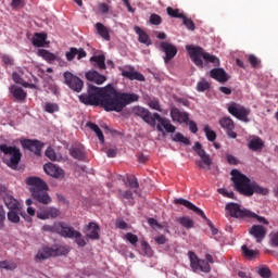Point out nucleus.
<instances>
[{
    "mask_svg": "<svg viewBox=\"0 0 278 278\" xmlns=\"http://www.w3.org/2000/svg\"><path fill=\"white\" fill-rule=\"evenodd\" d=\"M84 105H101L105 112H123L127 105L136 103L140 96L137 93H127L117 91L114 86L97 87L89 84L87 91L78 96Z\"/></svg>",
    "mask_w": 278,
    "mask_h": 278,
    "instance_id": "f257e3e1",
    "label": "nucleus"
},
{
    "mask_svg": "<svg viewBox=\"0 0 278 278\" xmlns=\"http://www.w3.org/2000/svg\"><path fill=\"white\" fill-rule=\"evenodd\" d=\"M230 175L235 190L239 192V194H243V197H253V194L266 197L270 192L268 188L260 186L256 181H251L247 175L238 169H232Z\"/></svg>",
    "mask_w": 278,
    "mask_h": 278,
    "instance_id": "f03ea898",
    "label": "nucleus"
},
{
    "mask_svg": "<svg viewBox=\"0 0 278 278\" xmlns=\"http://www.w3.org/2000/svg\"><path fill=\"white\" fill-rule=\"evenodd\" d=\"M25 181L27 186H30V194L37 203H41L42 205H50L52 203L53 200L49 195V186L42 178L30 176Z\"/></svg>",
    "mask_w": 278,
    "mask_h": 278,
    "instance_id": "7ed1b4c3",
    "label": "nucleus"
},
{
    "mask_svg": "<svg viewBox=\"0 0 278 278\" xmlns=\"http://www.w3.org/2000/svg\"><path fill=\"white\" fill-rule=\"evenodd\" d=\"M186 49L191 58V62H193L198 68H205V66H210V64L215 68L220 66V59L216 55L210 54L203 48L187 46Z\"/></svg>",
    "mask_w": 278,
    "mask_h": 278,
    "instance_id": "20e7f679",
    "label": "nucleus"
},
{
    "mask_svg": "<svg viewBox=\"0 0 278 278\" xmlns=\"http://www.w3.org/2000/svg\"><path fill=\"white\" fill-rule=\"evenodd\" d=\"M226 212H228L231 218H256L257 223H262L263 225H269L268 219L262 217L248 208L242 207L238 203L230 202L226 204Z\"/></svg>",
    "mask_w": 278,
    "mask_h": 278,
    "instance_id": "39448f33",
    "label": "nucleus"
},
{
    "mask_svg": "<svg viewBox=\"0 0 278 278\" xmlns=\"http://www.w3.org/2000/svg\"><path fill=\"white\" fill-rule=\"evenodd\" d=\"M0 151L1 153H4V155H9V160L7 162L8 166L10 168H16L18 164L21 163V157H23V153H21V149H18L16 146H8L5 143L0 144Z\"/></svg>",
    "mask_w": 278,
    "mask_h": 278,
    "instance_id": "423d86ee",
    "label": "nucleus"
},
{
    "mask_svg": "<svg viewBox=\"0 0 278 278\" xmlns=\"http://www.w3.org/2000/svg\"><path fill=\"white\" fill-rule=\"evenodd\" d=\"M228 112L237 118L238 121H241L242 123H249V116H251V110L247 109L244 105L230 102L228 104Z\"/></svg>",
    "mask_w": 278,
    "mask_h": 278,
    "instance_id": "0eeeda50",
    "label": "nucleus"
},
{
    "mask_svg": "<svg viewBox=\"0 0 278 278\" xmlns=\"http://www.w3.org/2000/svg\"><path fill=\"white\" fill-rule=\"evenodd\" d=\"M188 255L193 273H199V270L201 273H212V266H210V263H207L205 260L199 258V256H197V254L192 251H189Z\"/></svg>",
    "mask_w": 278,
    "mask_h": 278,
    "instance_id": "6e6552de",
    "label": "nucleus"
},
{
    "mask_svg": "<svg viewBox=\"0 0 278 278\" xmlns=\"http://www.w3.org/2000/svg\"><path fill=\"white\" fill-rule=\"evenodd\" d=\"M63 77L65 86H68L73 92H81L84 90V80L79 76H75L71 72H64Z\"/></svg>",
    "mask_w": 278,
    "mask_h": 278,
    "instance_id": "1a4fd4ad",
    "label": "nucleus"
},
{
    "mask_svg": "<svg viewBox=\"0 0 278 278\" xmlns=\"http://www.w3.org/2000/svg\"><path fill=\"white\" fill-rule=\"evenodd\" d=\"M132 114L135 116H138L139 118H142V121L147 123V125L155 127V113L151 114V111H149V109L137 105L132 108Z\"/></svg>",
    "mask_w": 278,
    "mask_h": 278,
    "instance_id": "9d476101",
    "label": "nucleus"
},
{
    "mask_svg": "<svg viewBox=\"0 0 278 278\" xmlns=\"http://www.w3.org/2000/svg\"><path fill=\"white\" fill-rule=\"evenodd\" d=\"M156 121L157 123H160L159 125H156V130L161 134H164V129L167 134H175V131H177V127L170 124V119L161 117L159 113H154V123Z\"/></svg>",
    "mask_w": 278,
    "mask_h": 278,
    "instance_id": "9b49d317",
    "label": "nucleus"
},
{
    "mask_svg": "<svg viewBox=\"0 0 278 278\" xmlns=\"http://www.w3.org/2000/svg\"><path fill=\"white\" fill-rule=\"evenodd\" d=\"M193 150L199 157H201V161H197V166L199 168H203V164H205V166H212V159L210 157V154L203 150V147L199 142H195Z\"/></svg>",
    "mask_w": 278,
    "mask_h": 278,
    "instance_id": "f8f14e48",
    "label": "nucleus"
},
{
    "mask_svg": "<svg viewBox=\"0 0 278 278\" xmlns=\"http://www.w3.org/2000/svg\"><path fill=\"white\" fill-rule=\"evenodd\" d=\"M43 170L46 175H49L50 177H53L54 179H64V169L62 167L53 164V163H47L43 165Z\"/></svg>",
    "mask_w": 278,
    "mask_h": 278,
    "instance_id": "ddd939ff",
    "label": "nucleus"
},
{
    "mask_svg": "<svg viewBox=\"0 0 278 278\" xmlns=\"http://www.w3.org/2000/svg\"><path fill=\"white\" fill-rule=\"evenodd\" d=\"M219 125L223 129H226L228 138H238V134L233 131V129H236V124L233 123V119H231V117H222L219 119Z\"/></svg>",
    "mask_w": 278,
    "mask_h": 278,
    "instance_id": "4468645a",
    "label": "nucleus"
},
{
    "mask_svg": "<svg viewBox=\"0 0 278 278\" xmlns=\"http://www.w3.org/2000/svg\"><path fill=\"white\" fill-rule=\"evenodd\" d=\"M174 204L184 205V207H187V210H191V212H194L195 214H198V216H201V218H204V220L207 219V216H205V213L201 208H199L197 205L192 204V202L184 198L175 199Z\"/></svg>",
    "mask_w": 278,
    "mask_h": 278,
    "instance_id": "2eb2a0df",
    "label": "nucleus"
},
{
    "mask_svg": "<svg viewBox=\"0 0 278 278\" xmlns=\"http://www.w3.org/2000/svg\"><path fill=\"white\" fill-rule=\"evenodd\" d=\"M61 212L59 208H55L53 206L43 207L40 211H37V218H39L40 220H49V218H58Z\"/></svg>",
    "mask_w": 278,
    "mask_h": 278,
    "instance_id": "dca6fc26",
    "label": "nucleus"
},
{
    "mask_svg": "<svg viewBox=\"0 0 278 278\" xmlns=\"http://www.w3.org/2000/svg\"><path fill=\"white\" fill-rule=\"evenodd\" d=\"M249 233L250 236L254 237V240H256V242L258 244H262V242L264 241V239L266 238V227L262 226V225H253L250 229H249Z\"/></svg>",
    "mask_w": 278,
    "mask_h": 278,
    "instance_id": "f3484780",
    "label": "nucleus"
},
{
    "mask_svg": "<svg viewBox=\"0 0 278 278\" xmlns=\"http://www.w3.org/2000/svg\"><path fill=\"white\" fill-rule=\"evenodd\" d=\"M161 49L163 53H165V58H164L165 64H168V62H170V60H173V58L177 55V47L174 46L173 43L163 41L161 42Z\"/></svg>",
    "mask_w": 278,
    "mask_h": 278,
    "instance_id": "a211bd4d",
    "label": "nucleus"
},
{
    "mask_svg": "<svg viewBox=\"0 0 278 278\" xmlns=\"http://www.w3.org/2000/svg\"><path fill=\"white\" fill-rule=\"evenodd\" d=\"M170 118L174 123H179L181 125L184 123H188L190 115L187 112H181L176 106H173L170 109Z\"/></svg>",
    "mask_w": 278,
    "mask_h": 278,
    "instance_id": "6ab92c4d",
    "label": "nucleus"
},
{
    "mask_svg": "<svg viewBox=\"0 0 278 278\" xmlns=\"http://www.w3.org/2000/svg\"><path fill=\"white\" fill-rule=\"evenodd\" d=\"M75 233L79 236V231L75 230L73 226H68V224L64 222H60L59 224V236L62 238H70L73 239L75 238Z\"/></svg>",
    "mask_w": 278,
    "mask_h": 278,
    "instance_id": "aec40b11",
    "label": "nucleus"
},
{
    "mask_svg": "<svg viewBox=\"0 0 278 278\" xmlns=\"http://www.w3.org/2000/svg\"><path fill=\"white\" fill-rule=\"evenodd\" d=\"M85 77L88 81H92L93 84H97L98 86H101L102 84H105V81H108V77H105V75H102L97 71L87 72L85 74Z\"/></svg>",
    "mask_w": 278,
    "mask_h": 278,
    "instance_id": "412c9836",
    "label": "nucleus"
},
{
    "mask_svg": "<svg viewBox=\"0 0 278 278\" xmlns=\"http://www.w3.org/2000/svg\"><path fill=\"white\" fill-rule=\"evenodd\" d=\"M24 147L28 149V151L35 153V155H40V153H42V147H45V144H42V142L38 140L26 139L24 141Z\"/></svg>",
    "mask_w": 278,
    "mask_h": 278,
    "instance_id": "4be33fe9",
    "label": "nucleus"
},
{
    "mask_svg": "<svg viewBox=\"0 0 278 278\" xmlns=\"http://www.w3.org/2000/svg\"><path fill=\"white\" fill-rule=\"evenodd\" d=\"M248 149L254 151L255 153L261 152L264 149V140L258 136H253L248 142Z\"/></svg>",
    "mask_w": 278,
    "mask_h": 278,
    "instance_id": "5701e85b",
    "label": "nucleus"
},
{
    "mask_svg": "<svg viewBox=\"0 0 278 278\" xmlns=\"http://www.w3.org/2000/svg\"><path fill=\"white\" fill-rule=\"evenodd\" d=\"M210 75L212 79L219 81V84H225L229 81V76L227 75V72H225L223 68H213L211 70Z\"/></svg>",
    "mask_w": 278,
    "mask_h": 278,
    "instance_id": "b1692460",
    "label": "nucleus"
},
{
    "mask_svg": "<svg viewBox=\"0 0 278 278\" xmlns=\"http://www.w3.org/2000/svg\"><path fill=\"white\" fill-rule=\"evenodd\" d=\"M122 76L126 77V79H130V81H144V75L140 74L139 72L134 71V67H129V71L122 70Z\"/></svg>",
    "mask_w": 278,
    "mask_h": 278,
    "instance_id": "393cba45",
    "label": "nucleus"
},
{
    "mask_svg": "<svg viewBox=\"0 0 278 278\" xmlns=\"http://www.w3.org/2000/svg\"><path fill=\"white\" fill-rule=\"evenodd\" d=\"M9 92L12 93V96L14 97V99H16V101H25V99H27V92H25L23 88L16 85L10 86Z\"/></svg>",
    "mask_w": 278,
    "mask_h": 278,
    "instance_id": "a878e982",
    "label": "nucleus"
},
{
    "mask_svg": "<svg viewBox=\"0 0 278 278\" xmlns=\"http://www.w3.org/2000/svg\"><path fill=\"white\" fill-rule=\"evenodd\" d=\"M70 155L74 157V160H78L79 162L86 160V151L84 150V146H74L70 149Z\"/></svg>",
    "mask_w": 278,
    "mask_h": 278,
    "instance_id": "bb28decb",
    "label": "nucleus"
},
{
    "mask_svg": "<svg viewBox=\"0 0 278 278\" xmlns=\"http://www.w3.org/2000/svg\"><path fill=\"white\" fill-rule=\"evenodd\" d=\"M92 66L99 68V71H105L108 66L105 65V54H98L90 58Z\"/></svg>",
    "mask_w": 278,
    "mask_h": 278,
    "instance_id": "cd10ccee",
    "label": "nucleus"
},
{
    "mask_svg": "<svg viewBox=\"0 0 278 278\" xmlns=\"http://www.w3.org/2000/svg\"><path fill=\"white\" fill-rule=\"evenodd\" d=\"M135 33L139 36L138 40L141 45H147V47L151 46V38L149 37V34L140 28V26H135Z\"/></svg>",
    "mask_w": 278,
    "mask_h": 278,
    "instance_id": "c85d7f7f",
    "label": "nucleus"
},
{
    "mask_svg": "<svg viewBox=\"0 0 278 278\" xmlns=\"http://www.w3.org/2000/svg\"><path fill=\"white\" fill-rule=\"evenodd\" d=\"M87 237L91 240H99V225L97 223L91 222L87 226Z\"/></svg>",
    "mask_w": 278,
    "mask_h": 278,
    "instance_id": "c756f323",
    "label": "nucleus"
},
{
    "mask_svg": "<svg viewBox=\"0 0 278 278\" xmlns=\"http://www.w3.org/2000/svg\"><path fill=\"white\" fill-rule=\"evenodd\" d=\"M7 216L10 223H21V216H23V208L18 207L17 210H10Z\"/></svg>",
    "mask_w": 278,
    "mask_h": 278,
    "instance_id": "7c9ffc66",
    "label": "nucleus"
},
{
    "mask_svg": "<svg viewBox=\"0 0 278 278\" xmlns=\"http://www.w3.org/2000/svg\"><path fill=\"white\" fill-rule=\"evenodd\" d=\"M4 205L8 207V210H18L21 207V204L18 203V200L14 199V197L10 194H5L3 197Z\"/></svg>",
    "mask_w": 278,
    "mask_h": 278,
    "instance_id": "2f4dec72",
    "label": "nucleus"
},
{
    "mask_svg": "<svg viewBox=\"0 0 278 278\" xmlns=\"http://www.w3.org/2000/svg\"><path fill=\"white\" fill-rule=\"evenodd\" d=\"M34 47H45L47 45V34L36 33L33 37Z\"/></svg>",
    "mask_w": 278,
    "mask_h": 278,
    "instance_id": "473e14b6",
    "label": "nucleus"
},
{
    "mask_svg": "<svg viewBox=\"0 0 278 278\" xmlns=\"http://www.w3.org/2000/svg\"><path fill=\"white\" fill-rule=\"evenodd\" d=\"M96 29H97V33L99 34V36H101V38H103L106 41H110V29L108 27H105V25L98 22L96 24Z\"/></svg>",
    "mask_w": 278,
    "mask_h": 278,
    "instance_id": "72a5a7b5",
    "label": "nucleus"
},
{
    "mask_svg": "<svg viewBox=\"0 0 278 278\" xmlns=\"http://www.w3.org/2000/svg\"><path fill=\"white\" fill-rule=\"evenodd\" d=\"M87 127H89V129H91V131H94V134L97 135V137L99 138V140L102 144H103V142H105V137L103 136V131L101 130V128H99V125H97L92 122H88Z\"/></svg>",
    "mask_w": 278,
    "mask_h": 278,
    "instance_id": "f704fd0d",
    "label": "nucleus"
},
{
    "mask_svg": "<svg viewBox=\"0 0 278 278\" xmlns=\"http://www.w3.org/2000/svg\"><path fill=\"white\" fill-rule=\"evenodd\" d=\"M41 231H43V233H58L60 232V222H55L53 225H43L41 227Z\"/></svg>",
    "mask_w": 278,
    "mask_h": 278,
    "instance_id": "c9c22d12",
    "label": "nucleus"
},
{
    "mask_svg": "<svg viewBox=\"0 0 278 278\" xmlns=\"http://www.w3.org/2000/svg\"><path fill=\"white\" fill-rule=\"evenodd\" d=\"M36 257L37 260H49V257H53V248H43L39 250Z\"/></svg>",
    "mask_w": 278,
    "mask_h": 278,
    "instance_id": "e433bc0d",
    "label": "nucleus"
},
{
    "mask_svg": "<svg viewBox=\"0 0 278 278\" xmlns=\"http://www.w3.org/2000/svg\"><path fill=\"white\" fill-rule=\"evenodd\" d=\"M43 112H47V114H55V112H60V104L55 102H45Z\"/></svg>",
    "mask_w": 278,
    "mask_h": 278,
    "instance_id": "4c0bfd02",
    "label": "nucleus"
},
{
    "mask_svg": "<svg viewBox=\"0 0 278 278\" xmlns=\"http://www.w3.org/2000/svg\"><path fill=\"white\" fill-rule=\"evenodd\" d=\"M241 251L247 260H253L254 257H257V255H260V252L257 250H251L247 245H242Z\"/></svg>",
    "mask_w": 278,
    "mask_h": 278,
    "instance_id": "58836bf2",
    "label": "nucleus"
},
{
    "mask_svg": "<svg viewBox=\"0 0 278 278\" xmlns=\"http://www.w3.org/2000/svg\"><path fill=\"white\" fill-rule=\"evenodd\" d=\"M125 186L131 188L132 190H138V188H140V184L138 182V178H136V176H128L126 178Z\"/></svg>",
    "mask_w": 278,
    "mask_h": 278,
    "instance_id": "ea45409f",
    "label": "nucleus"
},
{
    "mask_svg": "<svg viewBox=\"0 0 278 278\" xmlns=\"http://www.w3.org/2000/svg\"><path fill=\"white\" fill-rule=\"evenodd\" d=\"M177 223L185 227V229H192L194 227V222L190 217H178Z\"/></svg>",
    "mask_w": 278,
    "mask_h": 278,
    "instance_id": "a19ab883",
    "label": "nucleus"
},
{
    "mask_svg": "<svg viewBox=\"0 0 278 278\" xmlns=\"http://www.w3.org/2000/svg\"><path fill=\"white\" fill-rule=\"evenodd\" d=\"M38 55H40V58H43V60H46L47 62L55 61V54L49 52V50L40 49L38 50Z\"/></svg>",
    "mask_w": 278,
    "mask_h": 278,
    "instance_id": "79ce46f5",
    "label": "nucleus"
},
{
    "mask_svg": "<svg viewBox=\"0 0 278 278\" xmlns=\"http://www.w3.org/2000/svg\"><path fill=\"white\" fill-rule=\"evenodd\" d=\"M68 252H70L68 248L64 245L52 248L53 257H58L60 255H68Z\"/></svg>",
    "mask_w": 278,
    "mask_h": 278,
    "instance_id": "37998d69",
    "label": "nucleus"
},
{
    "mask_svg": "<svg viewBox=\"0 0 278 278\" xmlns=\"http://www.w3.org/2000/svg\"><path fill=\"white\" fill-rule=\"evenodd\" d=\"M166 12L172 18H184L185 14L179 12V9H174L173 7H167Z\"/></svg>",
    "mask_w": 278,
    "mask_h": 278,
    "instance_id": "c03bdc74",
    "label": "nucleus"
},
{
    "mask_svg": "<svg viewBox=\"0 0 278 278\" xmlns=\"http://www.w3.org/2000/svg\"><path fill=\"white\" fill-rule=\"evenodd\" d=\"M16 263L12 261L0 262V268H3L4 270H16Z\"/></svg>",
    "mask_w": 278,
    "mask_h": 278,
    "instance_id": "a18cd8bd",
    "label": "nucleus"
},
{
    "mask_svg": "<svg viewBox=\"0 0 278 278\" xmlns=\"http://www.w3.org/2000/svg\"><path fill=\"white\" fill-rule=\"evenodd\" d=\"M12 79L15 84H20V86H24V88H29V84L26 83L18 73L13 72Z\"/></svg>",
    "mask_w": 278,
    "mask_h": 278,
    "instance_id": "49530a36",
    "label": "nucleus"
},
{
    "mask_svg": "<svg viewBox=\"0 0 278 278\" xmlns=\"http://www.w3.org/2000/svg\"><path fill=\"white\" fill-rule=\"evenodd\" d=\"M141 251L143 255H147V257L153 256V250L151 249V245L147 241L141 242Z\"/></svg>",
    "mask_w": 278,
    "mask_h": 278,
    "instance_id": "de8ad7c7",
    "label": "nucleus"
},
{
    "mask_svg": "<svg viewBox=\"0 0 278 278\" xmlns=\"http://www.w3.org/2000/svg\"><path fill=\"white\" fill-rule=\"evenodd\" d=\"M118 194H119V199L121 201H131L134 199V192H131V190H118Z\"/></svg>",
    "mask_w": 278,
    "mask_h": 278,
    "instance_id": "09e8293b",
    "label": "nucleus"
},
{
    "mask_svg": "<svg viewBox=\"0 0 278 278\" xmlns=\"http://www.w3.org/2000/svg\"><path fill=\"white\" fill-rule=\"evenodd\" d=\"M204 132L208 142H214V140H216V131L210 129V126H204Z\"/></svg>",
    "mask_w": 278,
    "mask_h": 278,
    "instance_id": "8fccbe9b",
    "label": "nucleus"
},
{
    "mask_svg": "<svg viewBox=\"0 0 278 278\" xmlns=\"http://www.w3.org/2000/svg\"><path fill=\"white\" fill-rule=\"evenodd\" d=\"M174 142H182V144L189 146L190 139H188V137H185L184 134L177 132L174 136Z\"/></svg>",
    "mask_w": 278,
    "mask_h": 278,
    "instance_id": "3c124183",
    "label": "nucleus"
},
{
    "mask_svg": "<svg viewBox=\"0 0 278 278\" xmlns=\"http://www.w3.org/2000/svg\"><path fill=\"white\" fill-rule=\"evenodd\" d=\"M258 275L260 277L263 278H270L273 273L270 271V268H268L267 266H262L258 268Z\"/></svg>",
    "mask_w": 278,
    "mask_h": 278,
    "instance_id": "603ef678",
    "label": "nucleus"
},
{
    "mask_svg": "<svg viewBox=\"0 0 278 278\" xmlns=\"http://www.w3.org/2000/svg\"><path fill=\"white\" fill-rule=\"evenodd\" d=\"M248 61L250 62L252 68H257L260 64H262V61H260V59H257V56L254 54H250L248 56Z\"/></svg>",
    "mask_w": 278,
    "mask_h": 278,
    "instance_id": "864d4df0",
    "label": "nucleus"
},
{
    "mask_svg": "<svg viewBox=\"0 0 278 278\" xmlns=\"http://www.w3.org/2000/svg\"><path fill=\"white\" fill-rule=\"evenodd\" d=\"M182 23L187 27V29H190L191 31H194V29L197 28L192 18H188L186 15H184L182 17Z\"/></svg>",
    "mask_w": 278,
    "mask_h": 278,
    "instance_id": "5fc2aeb1",
    "label": "nucleus"
},
{
    "mask_svg": "<svg viewBox=\"0 0 278 278\" xmlns=\"http://www.w3.org/2000/svg\"><path fill=\"white\" fill-rule=\"evenodd\" d=\"M149 108H151V110H155L156 112H162V106L160 105V100L157 99L150 100Z\"/></svg>",
    "mask_w": 278,
    "mask_h": 278,
    "instance_id": "6e6d98bb",
    "label": "nucleus"
},
{
    "mask_svg": "<svg viewBox=\"0 0 278 278\" xmlns=\"http://www.w3.org/2000/svg\"><path fill=\"white\" fill-rule=\"evenodd\" d=\"M125 240L130 242V244H132V247H136V244L138 243V236H136V235H134L131 232H127L125 235Z\"/></svg>",
    "mask_w": 278,
    "mask_h": 278,
    "instance_id": "4d7b16f0",
    "label": "nucleus"
},
{
    "mask_svg": "<svg viewBox=\"0 0 278 278\" xmlns=\"http://www.w3.org/2000/svg\"><path fill=\"white\" fill-rule=\"evenodd\" d=\"M46 157H48L52 162H55L58 160V155L55 154V150H53V148L49 147L46 150Z\"/></svg>",
    "mask_w": 278,
    "mask_h": 278,
    "instance_id": "13d9d810",
    "label": "nucleus"
},
{
    "mask_svg": "<svg viewBox=\"0 0 278 278\" xmlns=\"http://www.w3.org/2000/svg\"><path fill=\"white\" fill-rule=\"evenodd\" d=\"M77 55V48H71L68 52L65 53V58L68 62H73Z\"/></svg>",
    "mask_w": 278,
    "mask_h": 278,
    "instance_id": "bf43d9fd",
    "label": "nucleus"
},
{
    "mask_svg": "<svg viewBox=\"0 0 278 278\" xmlns=\"http://www.w3.org/2000/svg\"><path fill=\"white\" fill-rule=\"evenodd\" d=\"M198 92H205V90H210V83L207 81H200L197 85Z\"/></svg>",
    "mask_w": 278,
    "mask_h": 278,
    "instance_id": "052dcab7",
    "label": "nucleus"
},
{
    "mask_svg": "<svg viewBox=\"0 0 278 278\" xmlns=\"http://www.w3.org/2000/svg\"><path fill=\"white\" fill-rule=\"evenodd\" d=\"M74 239L78 247H86V239L81 237V232L78 231V235L75 233Z\"/></svg>",
    "mask_w": 278,
    "mask_h": 278,
    "instance_id": "680f3d73",
    "label": "nucleus"
},
{
    "mask_svg": "<svg viewBox=\"0 0 278 278\" xmlns=\"http://www.w3.org/2000/svg\"><path fill=\"white\" fill-rule=\"evenodd\" d=\"M98 12L100 14H108V12H110V5H108L105 2H100L98 4Z\"/></svg>",
    "mask_w": 278,
    "mask_h": 278,
    "instance_id": "e2e57ef3",
    "label": "nucleus"
},
{
    "mask_svg": "<svg viewBox=\"0 0 278 278\" xmlns=\"http://www.w3.org/2000/svg\"><path fill=\"white\" fill-rule=\"evenodd\" d=\"M0 229H5V210L0 206Z\"/></svg>",
    "mask_w": 278,
    "mask_h": 278,
    "instance_id": "0e129e2a",
    "label": "nucleus"
},
{
    "mask_svg": "<svg viewBox=\"0 0 278 278\" xmlns=\"http://www.w3.org/2000/svg\"><path fill=\"white\" fill-rule=\"evenodd\" d=\"M150 23H151V25H161L162 24V16L153 13L150 16Z\"/></svg>",
    "mask_w": 278,
    "mask_h": 278,
    "instance_id": "69168bd1",
    "label": "nucleus"
},
{
    "mask_svg": "<svg viewBox=\"0 0 278 278\" xmlns=\"http://www.w3.org/2000/svg\"><path fill=\"white\" fill-rule=\"evenodd\" d=\"M217 192H219V194H223V197H226L227 199H233L235 197L233 191H229L225 188L218 189Z\"/></svg>",
    "mask_w": 278,
    "mask_h": 278,
    "instance_id": "338daca9",
    "label": "nucleus"
},
{
    "mask_svg": "<svg viewBox=\"0 0 278 278\" xmlns=\"http://www.w3.org/2000/svg\"><path fill=\"white\" fill-rule=\"evenodd\" d=\"M271 247H277L278 248V232H271L269 235Z\"/></svg>",
    "mask_w": 278,
    "mask_h": 278,
    "instance_id": "774afa93",
    "label": "nucleus"
}]
</instances>
